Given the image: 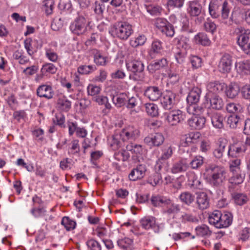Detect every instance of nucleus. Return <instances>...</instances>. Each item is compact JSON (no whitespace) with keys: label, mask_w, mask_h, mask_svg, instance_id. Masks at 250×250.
Returning a JSON list of instances; mask_svg holds the SVG:
<instances>
[{"label":"nucleus","mask_w":250,"mask_h":250,"mask_svg":"<svg viewBox=\"0 0 250 250\" xmlns=\"http://www.w3.org/2000/svg\"><path fill=\"white\" fill-rule=\"evenodd\" d=\"M221 16L223 19L227 20L225 23L228 26L233 24V13H231V16L228 19L229 13V7L227 1H225L223 3L220 0H212L208 5V12L209 15L213 19H218L220 16V8Z\"/></svg>","instance_id":"f257e3e1"},{"label":"nucleus","mask_w":250,"mask_h":250,"mask_svg":"<svg viewBox=\"0 0 250 250\" xmlns=\"http://www.w3.org/2000/svg\"><path fill=\"white\" fill-rule=\"evenodd\" d=\"M109 33L113 37L126 41L133 33L132 25L125 21H117L111 25Z\"/></svg>","instance_id":"f03ea898"},{"label":"nucleus","mask_w":250,"mask_h":250,"mask_svg":"<svg viewBox=\"0 0 250 250\" xmlns=\"http://www.w3.org/2000/svg\"><path fill=\"white\" fill-rule=\"evenodd\" d=\"M206 172L211 184L218 186L224 179L225 170L222 167L215 165H209L206 168Z\"/></svg>","instance_id":"7ed1b4c3"},{"label":"nucleus","mask_w":250,"mask_h":250,"mask_svg":"<svg viewBox=\"0 0 250 250\" xmlns=\"http://www.w3.org/2000/svg\"><path fill=\"white\" fill-rule=\"evenodd\" d=\"M89 21L87 16L84 12L79 13L77 17L70 25V29L72 33L79 35L83 34L86 30Z\"/></svg>","instance_id":"20e7f679"},{"label":"nucleus","mask_w":250,"mask_h":250,"mask_svg":"<svg viewBox=\"0 0 250 250\" xmlns=\"http://www.w3.org/2000/svg\"><path fill=\"white\" fill-rule=\"evenodd\" d=\"M237 35V43L245 52L249 47L250 42V30L240 27L235 29Z\"/></svg>","instance_id":"39448f33"},{"label":"nucleus","mask_w":250,"mask_h":250,"mask_svg":"<svg viewBox=\"0 0 250 250\" xmlns=\"http://www.w3.org/2000/svg\"><path fill=\"white\" fill-rule=\"evenodd\" d=\"M165 121L169 126H176L184 120L185 116L183 112L179 109L172 110L164 114Z\"/></svg>","instance_id":"423d86ee"},{"label":"nucleus","mask_w":250,"mask_h":250,"mask_svg":"<svg viewBox=\"0 0 250 250\" xmlns=\"http://www.w3.org/2000/svg\"><path fill=\"white\" fill-rule=\"evenodd\" d=\"M127 68L134 74L135 80H140L143 79V74L144 70V63L140 60L134 59L126 63Z\"/></svg>","instance_id":"0eeeda50"},{"label":"nucleus","mask_w":250,"mask_h":250,"mask_svg":"<svg viewBox=\"0 0 250 250\" xmlns=\"http://www.w3.org/2000/svg\"><path fill=\"white\" fill-rule=\"evenodd\" d=\"M122 141L126 143H132L140 136V131L133 126H128L119 131Z\"/></svg>","instance_id":"6e6552de"},{"label":"nucleus","mask_w":250,"mask_h":250,"mask_svg":"<svg viewBox=\"0 0 250 250\" xmlns=\"http://www.w3.org/2000/svg\"><path fill=\"white\" fill-rule=\"evenodd\" d=\"M162 153L160 157L156 161L155 169L160 171L166 161L170 158L172 155V149L171 146H166L163 147Z\"/></svg>","instance_id":"1a4fd4ad"},{"label":"nucleus","mask_w":250,"mask_h":250,"mask_svg":"<svg viewBox=\"0 0 250 250\" xmlns=\"http://www.w3.org/2000/svg\"><path fill=\"white\" fill-rule=\"evenodd\" d=\"M165 140L164 136L159 133L150 134L144 139V142L150 147L159 146L164 142Z\"/></svg>","instance_id":"9d476101"},{"label":"nucleus","mask_w":250,"mask_h":250,"mask_svg":"<svg viewBox=\"0 0 250 250\" xmlns=\"http://www.w3.org/2000/svg\"><path fill=\"white\" fill-rule=\"evenodd\" d=\"M176 94L171 91H166L161 101L163 107L170 110L175 104Z\"/></svg>","instance_id":"9b49d317"},{"label":"nucleus","mask_w":250,"mask_h":250,"mask_svg":"<svg viewBox=\"0 0 250 250\" xmlns=\"http://www.w3.org/2000/svg\"><path fill=\"white\" fill-rule=\"evenodd\" d=\"M107 142L110 147L114 150H118L126 146L125 142L122 141V137L119 131L115 132L113 135L109 137L107 139Z\"/></svg>","instance_id":"f8f14e48"},{"label":"nucleus","mask_w":250,"mask_h":250,"mask_svg":"<svg viewBox=\"0 0 250 250\" xmlns=\"http://www.w3.org/2000/svg\"><path fill=\"white\" fill-rule=\"evenodd\" d=\"M202 10V5L199 0H193L188 2L187 12L190 17H198L201 14Z\"/></svg>","instance_id":"ddd939ff"},{"label":"nucleus","mask_w":250,"mask_h":250,"mask_svg":"<svg viewBox=\"0 0 250 250\" xmlns=\"http://www.w3.org/2000/svg\"><path fill=\"white\" fill-rule=\"evenodd\" d=\"M232 60L228 54L224 55L219 62L218 67L219 71L223 73H228L231 69Z\"/></svg>","instance_id":"4468645a"},{"label":"nucleus","mask_w":250,"mask_h":250,"mask_svg":"<svg viewBox=\"0 0 250 250\" xmlns=\"http://www.w3.org/2000/svg\"><path fill=\"white\" fill-rule=\"evenodd\" d=\"M168 65V62L166 58L157 60L149 63L147 69L151 74L154 73L156 71L166 68Z\"/></svg>","instance_id":"2eb2a0df"},{"label":"nucleus","mask_w":250,"mask_h":250,"mask_svg":"<svg viewBox=\"0 0 250 250\" xmlns=\"http://www.w3.org/2000/svg\"><path fill=\"white\" fill-rule=\"evenodd\" d=\"M37 95L41 98L51 99L53 97L54 92L51 86L47 84L40 85L37 89Z\"/></svg>","instance_id":"dca6fc26"},{"label":"nucleus","mask_w":250,"mask_h":250,"mask_svg":"<svg viewBox=\"0 0 250 250\" xmlns=\"http://www.w3.org/2000/svg\"><path fill=\"white\" fill-rule=\"evenodd\" d=\"M206 119L203 116H193L188 121L189 126L192 129L200 130L204 127Z\"/></svg>","instance_id":"f3484780"},{"label":"nucleus","mask_w":250,"mask_h":250,"mask_svg":"<svg viewBox=\"0 0 250 250\" xmlns=\"http://www.w3.org/2000/svg\"><path fill=\"white\" fill-rule=\"evenodd\" d=\"M144 95L150 100L155 101L158 100L161 96L162 92L157 86H151L146 89Z\"/></svg>","instance_id":"a211bd4d"},{"label":"nucleus","mask_w":250,"mask_h":250,"mask_svg":"<svg viewBox=\"0 0 250 250\" xmlns=\"http://www.w3.org/2000/svg\"><path fill=\"white\" fill-rule=\"evenodd\" d=\"M188 177V186L191 189H201L203 188V184L200 179L194 172H189L187 174Z\"/></svg>","instance_id":"6ab92c4d"},{"label":"nucleus","mask_w":250,"mask_h":250,"mask_svg":"<svg viewBox=\"0 0 250 250\" xmlns=\"http://www.w3.org/2000/svg\"><path fill=\"white\" fill-rule=\"evenodd\" d=\"M146 171V166L143 165H140L131 170L128 175V177L132 181H136L137 179H142L145 175Z\"/></svg>","instance_id":"aec40b11"},{"label":"nucleus","mask_w":250,"mask_h":250,"mask_svg":"<svg viewBox=\"0 0 250 250\" xmlns=\"http://www.w3.org/2000/svg\"><path fill=\"white\" fill-rule=\"evenodd\" d=\"M196 204L198 208L201 210L208 208L209 206V198L205 192H200L197 194Z\"/></svg>","instance_id":"412c9836"},{"label":"nucleus","mask_w":250,"mask_h":250,"mask_svg":"<svg viewBox=\"0 0 250 250\" xmlns=\"http://www.w3.org/2000/svg\"><path fill=\"white\" fill-rule=\"evenodd\" d=\"M201 89L197 87H194L189 92L187 101L189 105L197 104L200 98Z\"/></svg>","instance_id":"4be33fe9"},{"label":"nucleus","mask_w":250,"mask_h":250,"mask_svg":"<svg viewBox=\"0 0 250 250\" xmlns=\"http://www.w3.org/2000/svg\"><path fill=\"white\" fill-rule=\"evenodd\" d=\"M219 220L218 229L227 228L229 226L233 220L232 214L229 212H225L224 214L221 212V216Z\"/></svg>","instance_id":"5701e85b"},{"label":"nucleus","mask_w":250,"mask_h":250,"mask_svg":"<svg viewBox=\"0 0 250 250\" xmlns=\"http://www.w3.org/2000/svg\"><path fill=\"white\" fill-rule=\"evenodd\" d=\"M210 118L213 126L219 129H221L224 127V117L222 115L216 112H213L211 113Z\"/></svg>","instance_id":"b1692460"},{"label":"nucleus","mask_w":250,"mask_h":250,"mask_svg":"<svg viewBox=\"0 0 250 250\" xmlns=\"http://www.w3.org/2000/svg\"><path fill=\"white\" fill-rule=\"evenodd\" d=\"M57 108L63 112L68 111L71 107V102L65 96L60 97L57 103Z\"/></svg>","instance_id":"393cba45"},{"label":"nucleus","mask_w":250,"mask_h":250,"mask_svg":"<svg viewBox=\"0 0 250 250\" xmlns=\"http://www.w3.org/2000/svg\"><path fill=\"white\" fill-rule=\"evenodd\" d=\"M91 53L94 55V62L98 65H105L106 64V57L100 51L94 49L91 50Z\"/></svg>","instance_id":"a878e982"},{"label":"nucleus","mask_w":250,"mask_h":250,"mask_svg":"<svg viewBox=\"0 0 250 250\" xmlns=\"http://www.w3.org/2000/svg\"><path fill=\"white\" fill-rule=\"evenodd\" d=\"M237 68V72L242 74H248L250 73V60H247L241 61L235 65V68Z\"/></svg>","instance_id":"bb28decb"},{"label":"nucleus","mask_w":250,"mask_h":250,"mask_svg":"<svg viewBox=\"0 0 250 250\" xmlns=\"http://www.w3.org/2000/svg\"><path fill=\"white\" fill-rule=\"evenodd\" d=\"M140 223L144 229H149L155 227L156 219L154 217L151 216H146L141 219Z\"/></svg>","instance_id":"cd10ccee"},{"label":"nucleus","mask_w":250,"mask_h":250,"mask_svg":"<svg viewBox=\"0 0 250 250\" xmlns=\"http://www.w3.org/2000/svg\"><path fill=\"white\" fill-rule=\"evenodd\" d=\"M181 202L187 206H190L195 200L194 195L190 192H182L179 196Z\"/></svg>","instance_id":"c85d7f7f"},{"label":"nucleus","mask_w":250,"mask_h":250,"mask_svg":"<svg viewBox=\"0 0 250 250\" xmlns=\"http://www.w3.org/2000/svg\"><path fill=\"white\" fill-rule=\"evenodd\" d=\"M221 216V212L220 211L218 210L213 211L209 214L208 217L209 223L217 228Z\"/></svg>","instance_id":"c756f323"},{"label":"nucleus","mask_w":250,"mask_h":250,"mask_svg":"<svg viewBox=\"0 0 250 250\" xmlns=\"http://www.w3.org/2000/svg\"><path fill=\"white\" fill-rule=\"evenodd\" d=\"M127 100V95L124 93H120L112 97V101L115 105L118 107H121L126 104Z\"/></svg>","instance_id":"7c9ffc66"},{"label":"nucleus","mask_w":250,"mask_h":250,"mask_svg":"<svg viewBox=\"0 0 250 250\" xmlns=\"http://www.w3.org/2000/svg\"><path fill=\"white\" fill-rule=\"evenodd\" d=\"M125 149L136 155H142L144 150L141 145L133 143H129L126 144Z\"/></svg>","instance_id":"2f4dec72"},{"label":"nucleus","mask_w":250,"mask_h":250,"mask_svg":"<svg viewBox=\"0 0 250 250\" xmlns=\"http://www.w3.org/2000/svg\"><path fill=\"white\" fill-rule=\"evenodd\" d=\"M188 167V164L185 161L181 160L174 163L171 168L173 173H177L185 171Z\"/></svg>","instance_id":"473e14b6"},{"label":"nucleus","mask_w":250,"mask_h":250,"mask_svg":"<svg viewBox=\"0 0 250 250\" xmlns=\"http://www.w3.org/2000/svg\"><path fill=\"white\" fill-rule=\"evenodd\" d=\"M205 109L201 106H199L197 104H194L188 105L187 108V112L194 116H199L202 114L205 111Z\"/></svg>","instance_id":"72a5a7b5"},{"label":"nucleus","mask_w":250,"mask_h":250,"mask_svg":"<svg viewBox=\"0 0 250 250\" xmlns=\"http://www.w3.org/2000/svg\"><path fill=\"white\" fill-rule=\"evenodd\" d=\"M146 111L151 117H156L159 115L158 105L154 103H146L145 105Z\"/></svg>","instance_id":"f704fd0d"},{"label":"nucleus","mask_w":250,"mask_h":250,"mask_svg":"<svg viewBox=\"0 0 250 250\" xmlns=\"http://www.w3.org/2000/svg\"><path fill=\"white\" fill-rule=\"evenodd\" d=\"M217 25L209 18L206 19L204 23V29L208 33L213 35L217 30Z\"/></svg>","instance_id":"c9c22d12"},{"label":"nucleus","mask_w":250,"mask_h":250,"mask_svg":"<svg viewBox=\"0 0 250 250\" xmlns=\"http://www.w3.org/2000/svg\"><path fill=\"white\" fill-rule=\"evenodd\" d=\"M194 39L197 43L204 46L209 45L210 43V40L205 33H198L194 37Z\"/></svg>","instance_id":"e433bc0d"},{"label":"nucleus","mask_w":250,"mask_h":250,"mask_svg":"<svg viewBox=\"0 0 250 250\" xmlns=\"http://www.w3.org/2000/svg\"><path fill=\"white\" fill-rule=\"evenodd\" d=\"M118 245L124 250H133V241L128 238L120 239L117 242Z\"/></svg>","instance_id":"4c0bfd02"},{"label":"nucleus","mask_w":250,"mask_h":250,"mask_svg":"<svg viewBox=\"0 0 250 250\" xmlns=\"http://www.w3.org/2000/svg\"><path fill=\"white\" fill-rule=\"evenodd\" d=\"M196 235L199 236H209L211 234V231L209 227L206 225L198 226L195 228Z\"/></svg>","instance_id":"58836bf2"},{"label":"nucleus","mask_w":250,"mask_h":250,"mask_svg":"<svg viewBox=\"0 0 250 250\" xmlns=\"http://www.w3.org/2000/svg\"><path fill=\"white\" fill-rule=\"evenodd\" d=\"M208 90L213 93H218L222 91L224 88V84L219 82H212L207 86Z\"/></svg>","instance_id":"ea45409f"},{"label":"nucleus","mask_w":250,"mask_h":250,"mask_svg":"<svg viewBox=\"0 0 250 250\" xmlns=\"http://www.w3.org/2000/svg\"><path fill=\"white\" fill-rule=\"evenodd\" d=\"M180 210V205L172 203L171 200L170 204L168 205L167 208L164 210V213L167 215L175 214L179 212Z\"/></svg>","instance_id":"a19ab883"},{"label":"nucleus","mask_w":250,"mask_h":250,"mask_svg":"<svg viewBox=\"0 0 250 250\" xmlns=\"http://www.w3.org/2000/svg\"><path fill=\"white\" fill-rule=\"evenodd\" d=\"M181 222L186 223L188 222L197 223L199 220L197 217L192 214L184 212L180 217Z\"/></svg>","instance_id":"79ce46f5"},{"label":"nucleus","mask_w":250,"mask_h":250,"mask_svg":"<svg viewBox=\"0 0 250 250\" xmlns=\"http://www.w3.org/2000/svg\"><path fill=\"white\" fill-rule=\"evenodd\" d=\"M54 8V0H44L42 2V9L47 15H50L52 14Z\"/></svg>","instance_id":"37998d69"},{"label":"nucleus","mask_w":250,"mask_h":250,"mask_svg":"<svg viewBox=\"0 0 250 250\" xmlns=\"http://www.w3.org/2000/svg\"><path fill=\"white\" fill-rule=\"evenodd\" d=\"M93 100L99 105H104L106 109H109L111 107V104L108 102V99L106 96L98 95L93 97Z\"/></svg>","instance_id":"c03bdc74"},{"label":"nucleus","mask_w":250,"mask_h":250,"mask_svg":"<svg viewBox=\"0 0 250 250\" xmlns=\"http://www.w3.org/2000/svg\"><path fill=\"white\" fill-rule=\"evenodd\" d=\"M96 69V67L93 65H83L78 67L77 71L82 75L89 74Z\"/></svg>","instance_id":"a18cd8bd"},{"label":"nucleus","mask_w":250,"mask_h":250,"mask_svg":"<svg viewBox=\"0 0 250 250\" xmlns=\"http://www.w3.org/2000/svg\"><path fill=\"white\" fill-rule=\"evenodd\" d=\"M210 104L212 108L217 110L221 109L224 104L222 99L216 95L210 100Z\"/></svg>","instance_id":"49530a36"},{"label":"nucleus","mask_w":250,"mask_h":250,"mask_svg":"<svg viewBox=\"0 0 250 250\" xmlns=\"http://www.w3.org/2000/svg\"><path fill=\"white\" fill-rule=\"evenodd\" d=\"M235 173H240L239 175H235V185L236 184H240L243 182L245 174L244 172L242 173L241 171L240 170V167H238V165L240 164V160L235 159Z\"/></svg>","instance_id":"de8ad7c7"},{"label":"nucleus","mask_w":250,"mask_h":250,"mask_svg":"<svg viewBox=\"0 0 250 250\" xmlns=\"http://www.w3.org/2000/svg\"><path fill=\"white\" fill-rule=\"evenodd\" d=\"M148 183L153 187L162 183V180L161 174L156 172L151 175L148 179Z\"/></svg>","instance_id":"09e8293b"},{"label":"nucleus","mask_w":250,"mask_h":250,"mask_svg":"<svg viewBox=\"0 0 250 250\" xmlns=\"http://www.w3.org/2000/svg\"><path fill=\"white\" fill-rule=\"evenodd\" d=\"M45 55L50 61L56 62L59 59L58 54L50 48H45Z\"/></svg>","instance_id":"8fccbe9b"},{"label":"nucleus","mask_w":250,"mask_h":250,"mask_svg":"<svg viewBox=\"0 0 250 250\" xmlns=\"http://www.w3.org/2000/svg\"><path fill=\"white\" fill-rule=\"evenodd\" d=\"M204 161V157L197 155L193 158L189 165L192 169H197L203 165Z\"/></svg>","instance_id":"3c124183"},{"label":"nucleus","mask_w":250,"mask_h":250,"mask_svg":"<svg viewBox=\"0 0 250 250\" xmlns=\"http://www.w3.org/2000/svg\"><path fill=\"white\" fill-rule=\"evenodd\" d=\"M228 156L230 159L229 161L230 170L233 172L234 171V166H233V163H234V146L233 144L229 146Z\"/></svg>","instance_id":"603ef678"},{"label":"nucleus","mask_w":250,"mask_h":250,"mask_svg":"<svg viewBox=\"0 0 250 250\" xmlns=\"http://www.w3.org/2000/svg\"><path fill=\"white\" fill-rule=\"evenodd\" d=\"M62 224L67 230L70 231L75 229L76 223L75 221L70 219L69 217H64L62 219Z\"/></svg>","instance_id":"864d4df0"},{"label":"nucleus","mask_w":250,"mask_h":250,"mask_svg":"<svg viewBox=\"0 0 250 250\" xmlns=\"http://www.w3.org/2000/svg\"><path fill=\"white\" fill-rule=\"evenodd\" d=\"M162 49V42L158 40H154L152 43L149 54L152 55L153 53H159Z\"/></svg>","instance_id":"5fc2aeb1"},{"label":"nucleus","mask_w":250,"mask_h":250,"mask_svg":"<svg viewBox=\"0 0 250 250\" xmlns=\"http://www.w3.org/2000/svg\"><path fill=\"white\" fill-rule=\"evenodd\" d=\"M57 70V68L54 64L51 63H46L43 65L41 71L42 73L55 74Z\"/></svg>","instance_id":"6e6d98bb"},{"label":"nucleus","mask_w":250,"mask_h":250,"mask_svg":"<svg viewBox=\"0 0 250 250\" xmlns=\"http://www.w3.org/2000/svg\"><path fill=\"white\" fill-rule=\"evenodd\" d=\"M101 91V87L99 86L90 84L87 87V91L88 95L95 97L98 96Z\"/></svg>","instance_id":"4d7b16f0"},{"label":"nucleus","mask_w":250,"mask_h":250,"mask_svg":"<svg viewBox=\"0 0 250 250\" xmlns=\"http://www.w3.org/2000/svg\"><path fill=\"white\" fill-rule=\"evenodd\" d=\"M167 78L168 83L175 84L179 81L180 76L178 72L170 69L167 73Z\"/></svg>","instance_id":"13d9d810"},{"label":"nucleus","mask_w":250,"mask_h":250,"mask_svg":"<svg viewBox=\"0 0 250 250\" xmlns=\"http://www.w3.org/2000/svg\"><path fill=\"white\" fill-rule=\"evenodd\" d=\"M146 11L151 15L158 16L160 14L162 8L160 6L153 5H146Z\"/></svg>","instance_id":"bf43d9fd"},{"label":"nucleus","mask_w":250,"mask_h":250,"mask_svg":"<svg viewBox=\"0 0 250 250\" xmlns=\"http://www.w3.org/2000/svg\"><path fill=\"white\" fill-rule=\"evenodd\" d=\"M93 9L96 14L101 16L104 13L105 6L103 2L96 1L93 4Z\"/></svg>","instance_id":"052dcab7"},{"label":"nucleus","mask_w":250,"mask_h":250,"mask_svg":"<svg viewBox=\"0 0 250 250\" xmlns=\"http://www.w3.org/2000/svg\"><path fill=\"white\" fill-rule=\"evenodd\" d=\"M146 41V38L144 35H139L134 40L130 41V44L133 47H136L140 45H143Z\"/></svg>","instance_id":"680f3d73"},{"label":"nucleus","mask_w":250,"mask_h":250,"mask_svg":"<svg viewBox=\"0 0 250 250\" xmlns=\"http://www.w3.org/2000/svg\"><path fill=\"white\" fill-rule=\"evenodd\" d=\"M248 201L247 196L243 193H235V204L242 206Z\"/></svg>","instance_id":"e2e57ef3"},{"label":"nucleus","mask_w":250,"mask_h":250,"mask_svg":"<svg viewBox=\"0 0 250 250\" xmlns=\"http://www.w3.org/2000/svg\"><path fill=\"white\" fill-rule=\"evenodd\" d=\"M200 134L199 132L190 133L186 135L185 141L187 144L195 143L196 140L200 137Z\"/></svg>","instance_id":"0e129e2a"},{"label":"nucleus","mask_w":250,"mask_h":250,"mask_svg":"<svg viewBox=\"0 0 250 250\" xmlns=\"http://www.w3.org/2000/svg\"><path fill=\"white\" fill-rule=\"evenodd\" d=\"M161 32L169 37H173L175 33L173 26L169 22L162 29Z\"/></svg>","instance_id":"69168bd1"},{"label":"nucleus","mask_w":250,"mask_h":250,"mask_svg":"<svg viewBox=\"0 0 250 250\" xmlns=\"http://www.w3.org/2000/svg\"><path fill=\"white\" fill-rule=\"evenodd\" d=\"M190 62L193 69H198L201 66L202 59L196 56H192L190 58Z\"/></svg>","instance_id":"338daca9"},{"label":"nucleus","mask_w":250,"mask_h":250,"mask_svg":"<svg viewBox=\"0 0 250 250\" xmlns=\"http://www.w3.org/2000/svg\"><path fill=\"white\" fill-rule=\"evenodd\" d=\"M46 211L44 208H33L31 210V214L35 217H39L45 215Z\"/></svg>","instance_id":"774afa93"}]
</instances>
